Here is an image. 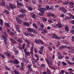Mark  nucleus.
Segmentation results:
<instances>
[{
  "label": "nucleus",
  "instance_id": "nucleus-35",
  "mask_svg": "<svg viewBox=\"0 0 74 74\" xmlns=\"http://www.w3.org/2000/svg\"><path fill=\"white\" fill-rule=\"evenodd\" d=\"M4 12L5 13V14H6L7 15H8V14H9V12L8 11V10H5L4 11Z\"/></svg>",
  "mask_w": 74,
  "mask_h": 74
},
{
  "label": "nucleus",
  "instance_id": "nucleus-21",
  "mask_svg": "<svg viewBox=\"0 0 74 74\" xmlns=\"http://www.w3.org/2000/svg\"><path fill=\"white\" fill-rule=\"evenodd\" d=\"M10 41L12 42V43H13V44H16L17 42L16 41L12 38L10 39Z\"/></svg>",
  "mask_w": 74,
  "mask_h": 74
},
{
  "label": "nucleus",
  "instance_id": "nucleus-8",
  "mask_svg": "<svg viewBox=\"0 0 74 74\" xmlns=\"http://www.w3.org/2000/svg\"><path fill=\"white\" fill-rule=\"evenodd\" d=\"M4 53V54L6 55V56H8V57H11V52H5Z\"/></svg>",
  "mask_w": 74,
  "mask_h": 74
},
{
  "label": "nucleus",
  "instance_id": "nucleus-6",
  "mask_svg": "<svg viewBox=\"0 0 74 74\" xmlns=\"http://www.w3.org/2000/svg\"><path fill=\"white\" fill-rule=\"evenodd\" d=\"M69 4H70L69 7L71 8H73L74 7V3L72 2H69Z\"/></svg>",
  "mask_w": 74,
  "mask_h": 74
},
{
  "label": "nucleus",
  "instance_id": "nucleus-32",
  "mask_svg": "<svg viewBox=\"0 0 74 74\" xmlns=\"http://www.w3.org/2000/svg\"><path fill=\"white\" fill-rule=\"evenodd\" d=\"M3 36H4L5 37H8V35L7 34V33L5 31H4L3 32Z\"/></svg>",
  "mask_w": 74,
  "mask_h": 74
},
{
  "label": "nucleus",
  "instance_id": "nucleus-60",
  "mask_svg": "<svg viewBox=\"0 0 74 74\" xmlns=\"http://www.w3.org/2000/svg\"><path fill=\"white\" fill-rule=\"evenodd\" d=\"M57 55L58 56V57H59L60 55H62V53L60 52H58L57 53Z\"/></svg>",
  "mask_w": 74,
  "mask_h": 74
},
{
  "label": "nucleus",
  "instance_id": "nucleus-17",
  "mask_svg": "<svg viewBox=\"0 0 74 74\" xmlns=\"http://www.w3.org/2000/svg\"><path fill=\"white\" fill-rule=\"evenodd\" d=\"M56 35L55 33H51L50 34V36L51 37V38H55V37Z\"/></svg>",
  "mask_w": 74,
  "mask_h": 74
},
{
  "label": "nucleus",
  "instance_id": "nucleus-9",
  "mask_svg": "<svg viewBox=\"0 0 74 74\" xmlns=\"http://www.w3.org/2000/svg\"><path fill=\"white\" fill-rule=\"evenodd\" d=\"M23 25L24 26H27V27H29L30 26V24L27 22H23Z\"/></svg>",
  "mask_w": 74,
  "mask_h": 74
},
{
  "label": "nucleus",
  "instance_id": "nucleus-39",
  "mask_svg": "<svg viewBox=\"0 0 74 74\" xmlns=\"http://www.w3.org/2000/svg\"><path fill=\"white\" fill-rule=\"evenodd\" d=\"M69 3L70 2L66 1L65 2H63L62 3L63 4H65V5H67V4H69Z\"/></svg>",
  "mask_w": 74,
  "mask_h": 74
},
{
  "label": "nucleus",
  "instance_id": "nucleus-49",
  "mask_svg": "<svg viewBox=\"0 0 74 74\" xmlns=\"http://www.w3.org/2000/svg\"><path fill=\"white\" fill-rule=\"evenodd\" d=\"M58 59H62V58H64V56H62L61 55L59 57H58Z\"/></svg>",
  "mask_w": 74,
  "mask_h": 74
},
{
  "label": "nucleus",
  "instance_id": "nucleus-23",
  "mask_svg": "<svg viewBox=\"0 0 74 74\" xmlns=\"http://www.w3.org/2000/svg\"><path fill=\"white\" fill-rule=\"evenodd\" d=\"M49 15H50L49 16H51L53 18H56V15H54L52 13H50Z\"/></svg>",
  "mask_w": 74,
  "mask_h": 74
},
{
  "label": "nucleus",
  "instance_id": "nucleus-34",
  "mask_svg": "<svg viewBox=\"0 0 74 74\" xmlns=\"http://www.w3.org/2000/svg\"><path fill=\"white\" fill-rule=\"evenodd\" d=\"M25 53L27 56H30V52L26 51V52H25Z\"/></svg>",
  "mask_w": 74,
  "mask_h": 74
},
{
  "label": "nucleus",
  "instance_id": "nucleus-5",
  "mask_svg": "<svg viewBox=\"0 0 74 74\" xmlns=\"http://www.w3.org/2000/svg\"><path fill=\"white\" fill-rule=\"evenodd\" d=\"M20 12L23 14H24L26 12V9L25 8H22L19 10Z\"/></svg>",
  "mask_w": 74,
  "mask_h": 74
},
{
  "label": "nucleus",
  "instance_id": "nucleus-55",
  "mask_svg": "<svg viewBox=\"0 0 74 74\" xmlns=\"http://www.w3.org/2000/svg\"><path fill=\"white\" fill-rule=\"evenodd\" d=\"M1 57L3 59H4L5 58V56L4 55L2 54L1 56Z\"/></svg>",
  "mask_w": 74,
  "mask_h": 74
},
{
  "label": "nucleus",
  "instance_id": "nucleus-16",
  "mask_svg": "<svg viewBox=\"0 0 74 74\" xmlns=\"http://www.w3.org/2000/svg\"><path fill=\"white\" fill-rule=\"evenodd\" d=\"M16 20L18 23H19L20 24H21L22 23V22L21 19L17 18H16Z\"/></svg>",
  "mask_w": 74,
  "mask_h": 74
},
{
  "label": "nucleus",
  "instance_id": "nucleus-18",
  "mask_svg": "<svg viewBox=\"0 0 74 74\" xmlns=\"http://www.w3.org/2000/svg\"><path fill=\"white\" fill-rule=\"evenodd\" d=\"M23 34L25 36H29V32L27 31V32L26 31H24L23 32Z\"/></svg>",
  "mask_w": 74,
  "mask_h": 74
},
{
  "label": "nucleus",
  "instance_id": "nucleus-27",
  "mask_svg": "<svg viewBox=\"0 0 74 74\" xmlns=\"http://www.w3.org/2000/svg\"><path fill=\"white\" fill-rule=\"evenodd\" d=\"M39 40H37V39H35L34 41V42L36 44H39L40 45V42H39Z\"/></svg>",
  "mask_w": 74,
  "mask_h": 74
},
{
  "label": "nucleus",
  "instance_id": "nucleus-22",
  "mask_svg": "<svg viewBox=\"0 0 74 74\" xmlns=\"http://www.w3.org/2000/svg\"><path fill=\"white\" fill-rule=\"evenodd\" d=\"M5 1H4V0H2V2L0 3V5L1 6L4 7L5 5Z\"/></svg>",
  "mask_w": 74,
  "mask_h": 74
},
{
  "label": "nucleus",
  "instance_id": "nucleus-1",
  "mask_svg": "<svg viewBox=\"0 0 74 74\" xmlns=\"http://www.w3.org/2000/svg\"><path fill=\"white\" fill-rule=\"evenodd\" d=\"M27 30L28 32V35H29V36H31L32 37H34V35L33 34H32V30L30 28H27Z\"/></svg>",
  "mask_w": 74,
  "mask_h": 74
},
{
  "label": "nucleus",
  "instance_id": "nucleus-38",
  "mask_svg": "<svg viewBox=\"0 0 74 74\" xmlns=\"http://www.w3.org/2000/svg\"><path fill=\"white\" fill-rule=\"evenodd\" d=\"M2 37L3 38L4 41H7V38L4 37V36L3 35H2Z\"/></svg>",
  "mask_w": 74,
  "mask_h": 74
},
{
  "label": "nucleus",
  "instance_id": "nucleus-4",
  "mask_svg": "<svg viewBox=\"0 0 74 74\" xmlns=\"http://www.w3.org/2000/svg\"><path fill=\"white\" fill-rule=\"evenodd\" d=\"M9 6L11 10H14V8H16V6L15 5L13 4L12 3H11L10 4Z\"/></svg>",
  "mask_w": 74,
  "mask_h": 74
},
{
  "label": "nucleus",
  "instance_id": "nucleus-61",
  "mask_svg": "<svg viewBox=\"0 0 74 74\" xmlns=\"http://www.w3.org/2000/svg\"><path fill=\"white\" fill-rule=\"evenodd\" d=\"M60 42H58V43L57 44V47H59V46H60Z\"/></svg>",
  "mask_w": 74,
  "mask_h": 74
},
{
  "label": "nucleus",
  "instance_id": "nucleus-14",
  "mask_svg": "<svg viewBox=\"0 0 74 74\" xmlns=\"http://www.w3.org/2000/svg\"><path fill=\"white\" fill-rule=\"evenodd\" d=\"M16 45L17 47H18V48H19V49H21L22 48V47H21L22 45H21V44H19L18 43H17L16 44Z\"/></svg>",
  "mask_w": 74,
  "mask_h": 74
},
{
  "label": "nucleus",
  "instance_id": "nucleus-20",
  "mask_svg": "<svg viewBox=\"0 0 74 74\" xmlns=\"http://www.w3.org/2000/svg\"><path fill=\"white\" fill-rule=\"evenodd\" d=\"M22 60L23 62H24V63H27L29 62V60H28L27 59L25 58H23Z\"/></svg>",
  "mask_w": 74,
  "mask_h": 74
},
{
  "label": "nucleus",
  "instance_id": "nucleus-7",
  "mask_svg": "<svg viewBox=\"0 0 74 74\" xmlns=\"http://www.w3.org/2000/svg\"><path fill=\"white\" fill-rule=\"evenodd\" d=\"M45 10H46V8H40V11H41V13H42V14H44V13H45V12H44V11H45Z\"/></svg>",
  "mask_w": 74,
  "mask_h": 74
},
{
  "label": "nucleus",
  "instance_id": "nucleus-64",
  "mask_svg": "<svg viewBox=\"0 0 74 74\" xmlns=\"http://www.w3.org/2000/svg\"><path fill=\"white\" fill-rule=\"evenodd\" d=\"M64 73H65V71L63 70H62L60 73L63 74Z\"/></svg>",
  "mask_w": 74,
  "mask_h": 74
},
{
  "label": "nucleus",
  "instance_id": "nucleus-28",
  "mask_svg": "<svg viewBox=\"0 0 74 74\" xmlns=\"http://www.w3.org/2000/svg\"><path fill=\"white\" fill-rule=\"evenodd\" d=\"M15 27L16 29H20V28L21 26V25H16Z\"/></svg>",
  "mask_w": 74,
  "mask_h": 74
},
{
  "label": "nucleus",
  "instance_id": "nucleus-10",
  "mask_svg": "<svg viewBox=\"0 0 74 74\" xmlns=\"http://www.w3.org/2000/svg\"><path fill=\"white\" fill-rule=\"evenodd\" d=\"M60 9L64 12H66L67 11V10L63 7L60 8Z\"/></svg>",
  "mask_w": 74,
  "mask_h": 74
},
{
  "label": "nucleus",
  "instance_id": "nucleus-26",
  "mask_svg": "<svg viewBox=\"0 0 74 74\" xmlns=\"http://www.w3.org/2000/svg\"><path fill=\"white\" fill-rule=\"evenodd\" d=\"M64 29L65 31H66V32H69V28L68 26H65Z\"/></svg>",
  "mask_w": 74,
  "mask_h": 74
},
{
  "label": "nucleus",
  "instance_id": "nucleus-12",
  "mask_svg": "<svg viewBox=\"0 0 74 74\" xmlns=\"http://www.w3.org/2000/svg\"><path fill=\"white\" fill-rule=\"evenodd\" d=\"M31 15L32 16V17L34 19H36V14L35 13L33 12L31 14Z\"/></svg>",
  "mask_w": 74,
  "mask_h": 74
},
{
  "label": "nucleus",
  "instance_id": "nucleus-29",
  "mask_svg": "<svg viewBox=\"0 0 74 74\" xmlns=\"http://www.w3.org/2000/svg\"><path fill=\"white\" fill-rule=\"evenodd\" d=\"M32 60L33 64H34L36 63H38V62H37V61L35 60H34L32 59Z\"/></svg>",
  "mask_w": 74,
  "mask_h": 74
},
{
  "label": "nucleus",
  "instance_id": "nucleus-30",
  "mask_svg": "<svg viewBox=\"0 0 74 74\" xmlns=\"http://www.w3.org/2000/svg\"><path fill=\"white\" fill-rule=\"evenodd\" d=\"M17 41L18 42H19L20 43H21V44H22V43L23 42V41L21 40V39L20 38H18V39L17 40Z\"/></svg>",
  "mask_w": 74,
  "mask_h": 74
},
{
  "label": "nucleus",
  "instance_id": "nucleus-40",
  "mask_svg": "<svg viewBox=\"0 0 74 74\" xmlns=\"http://www.w3.org/2000/svg\"><path fill=\"white\" fill-rule=\"evenodd\" d=\"M5 69L6 70H8V71H10V70H11V69L8 68V67L7 66H5Z\"/></svg>",
  "mask_w": 74,
  "mask_h": 74
},
{
  "label": "nucleus",
  "instance_id": "nucleus-41",
  "mask_svg": "<svg viewBox=\"0 0 74 74\" xmlns=\"http://www.w3.org/2000/svg\"><path fill=\"white\" fill-rule=\"evenodd\" d=\"M42 19L43 22H46V21H47V18H45V17H42Z\"/></svg>",
  "mask_w": 74,
  "mask_h": 74
},
{
  "label": "nucleus",
  "instance_id": "nucleus-3",
  "mask_svg": "<svg viewBox=\"0 0 74 74\" xmlns=\"http://www.w3.org/2000/svg\"><path fill=\"white\" fill-rule=\"evenodd\" d=\"M56 26L57 27H58V28H60V29L62 28V27H63V25H62L61 22H60V21H58V24L56 25Z\"/></svg>",
  "mask_w": 74,
  "mask_h": 74
},
{
  "label": "nucleus",
  "instance_id": "nucleus-47",
  "mask_svg": "<svg viewBox=\"0 0 74 74\" xmlns=\"http://www.w3.org/2000/svg\"><path fill=\"white\" fill-rule=\"evenodd\" d=\"M27 8L28 9L29 11H32L33 10V8L29 6H27Z\"/></svg>",
  "mask_w": 74,
  "mask_h": 74
},
{
  "label": "nucleus",
  "instance_id": "nucleus-51",
  "mask_svg": "<svg viewBox=\"0 0 74 74\" xmlns=\"http://www.w3.org/2000/svg\"><path fill=\"white\" fill-rule=\"evenodd\" d=\"M34 51L36 53H37L38 51H37V49L36 47H34Z\"/></svg>",
  "mask_w": 74,
  "mask_h": 74
},
{
  "label": "nucleus",
  "instance_id": "nucleus-42",
  "mask_svg": "<svg viewBox=\"0 0 74 74\" xmlns=\"http://www.w3.org/2000/svg\"><path fill=\"white\" fill-rule=\"evenodd\" d=\"M32 47H31L30 50L31 51H33V48H34V44L33 43L32 44Z\"/></svg>",
  "mask_w": 74,
  "mask_h": 74
},
{
  "label": "nucleus",
  "instance_id": "nucleus-33",
  "mask_svg": "<svg viewBox=\"0 0 74 74\" xmlns=\"http://www.w3.org/2000/svg\"><path fill=\"white\" fill-rule=\"evenodd\" d=\"M37 6L38 7V8H39L38 9V10L40 11V9L41 8V6H42L38 4L37 5Z\"/></svg>",
  "mask_w": 74,
  "mask_h": 74
},
{
  "label": "nucleus",
  "instance_id": "nucleus-2",
  "mask_svg": "<svg viewBox=\"0 0 74 74\" xmlns=\"http://www.w3.org/2000/svg\"><path fill=\"white\" fill-rule=\"evenodd\" d=\"M66 48L70 50L69 51V52H71V53H73V51H74V48H73V47L71 46H68L67 47L66 46Z\"/></svg>",
  "mask_w": 74,
  "mask_h": 74
},
{
  "label": "nucleus",
  "instance_id": "nucleus-24",
  "mask_svg": "<svg viewBox=\"0 0 74 74\" xmlns=\"http://www.w3.org/2000/svg\"><path fill=\"white\" fill-rule=\"evenodd\" d=\"M32 25L33 26V27H35L36 29H38V26H37V25H36L35 23H34L32 24Z\"/></svg>",
  "mask_w": 74,
  "mask_h": 74
},
{
  "label": "nucleus",
  "instance_id": "nucleus-43",
  "mask_svg": "<svg viewBox=\"0 0 74 74\" xmlns=\"http://www.w3.org/2000/svg\"><path fill=\"white\" fill-rule=\"evenodd\" d=\"M14 72L15 74H21V73L17 71V70H14Z\"/></svg>",
  "mask_w": 74,
  "mask_h": 74
},
{
  "label": "nucleus",
  "instance_id": "nucleus-11",
  "mask_svg": "<svg viewBox=\"0 0 74 74\" xmlns=\"http://www.w3.org/2000/svg\"><path fill=\"white\" fill-rule=\"evenodd\" d=\"M30 29L32 31V33H34L35 34H38V32H36V31L34 29L32 28H30Z\"/></svg>",
  "mask_w": 74,
  "mask_h": 74
},
{
  "label": "nucleus",
  "instance_id": "nucleus-58",
  "mask_svg": "<svg viewBox=\"0 0 74 74\" xmlns=\"http://www.w3.org/2000/svg\"><path fill=\"white\" fill-rule=\"evenodd\" d=\"M60 63L61 62L60 61H58L57 62L58 65V66H60Z\"/></svg>",
  "mask_w": 74,
  "mask_h": 74
},
{
  "label": "nucleus",
  "instance_id": "nucleus-53",
  "mask_svg": "<svg viewBox=\"0 0 74 74\" xmlns=\"http://www.w3.org/2000/svg\"><path fill=\"white\" fill-rule=\"evenodd\" d=\"M32 64H29L27 66L28 69H29L31 68V67H32Z\"/></svg>",
  "mask_w": 74,
  "mask_h": 74
},
{
  "label": "nucleus",
  "instance_id": "nucleus-52",
  "mask_svg": "<svg viewBox=\"0 0 74 74\" xmlns=\"http://www.w3.org/2000/svg\"><path fill=\"white\" fill-rule=\"evenodd\" d=\"M39 42L40 43V44H44V42L42 41V40H39Z\"/></svg>",
  "mask_w": 74,
  "mask_h": 74
},
{
  "label": "nucleus",
  "instance_id": "nucleus-19",
  "mask_svg": "<svg viewBox=\"0 0 74 74\" xmlns=\"http://www.w3.org/2000/svg\"><path fill=\"white\" fill-rule=\"evenodd\" d=\"M13 63L16 64H18L19 62V61L15 59L14 60H13Z\"/></svg>",
  "mask_w": 74,
  "mask_h": 74
},
{
  "label": "nucleus",
  "instance_id": "nucleus-45",
  "mask_svg": "<svg viewBox=\"0 0 74 74\" xmlns=\"http://www.w3.org/2000/svg\"><path fill=\"white\" fill-rule=\"evenodd\" d=\"M25 41L26 42H27V43H29V44H31V42L30 41H29L27 39H25Z\"/></svg>",
  "mask_w": 74,
  "mask_h": 74
},
{
  "label": "nucleus",
  "instance_id": "nucleus-31",
  "mask_svg": "<svg viewBox=\"0 0 74 74\" xmlns=\"http://www.w3.org/2000/svg\"><path fill=\"white\" fill-rule=\"evenodd\" d=\"M5 25L6 27H10V24L9 23H5L4 24Z\"/></svg>",
  "mask_w": 74,
  "mask_h": 74
},
{
  "label": "nucleus",
  "instance_id": "nucleus-62",
  "mask_svg": "<svg viewBox=\"0 0 74 74\" xmlns=\"http://www.w3.org/2000/svg\"><path fill=\"white\" fill-rule=\"evenodd\" d=\"M47 45H48V46H51L52 45V43L51 42L47 44Z\"/></svg>",
  "mask_w": 74,
  "mask_h": 74
},
{
  "label": "nucleus",
  "instance_id": "nucleus-57",
  "mask_svg": "<svg viewBox=\"0 0 74 74\" xmlns=\"http://www.w3.org/2000/svg\"><path fill=\"white\" fill-rule=\"evenodd\" d=\"M13 60H8V63H13Z\"/></svg>",
  "mask_w": 74,
  "mask_h": 74
},
{
  "label": "nucleus",
  "instance_id": "nucleus-63",
  "mask_svg": "<svg viewBox=\"0 0 74 74\" xmlns=\"http://www.w3.org/2000/svg\"><path fill=\"white\" fill-rule=\"evenodd\" d=\"M55 38H56V39H57V40H59L60 39V38L59 36H55Z\"/></svg>",
  "mask_w": 74,
  "mask_h": 74
},
{
  "label": "nucleus",
  "instance_id": "nucleus-56",
  "mask_svg": "<svg viewBox=\"0 0 74 74\" xmlns=\"http://www.w3.org/2000/svg\"><path fill=\"white\" fill-rule=\"evenodd\" d=\"M21 67H24V66H25L24 63L23 62H22L21 63Z\"/></svg>",
  "mask_w": 74,
  "mask_h": 74
},
{
  "label": "nucleus",
  "instance_id": "nucleus-46",
  "mask_svg": "<svg viewBox=\"0 0 74 74\" xmlns=\"http://www.w3.org/2000/svg\"><path fill=\"white\" fill-rule=\"evenodd\" d=\"M44 46H41L40 47V50L42 51H44Z\"/></svg>",
  "mask_w": 74,
  "mask_h": 74
},
{
  "label": "nucleus",
  "instance_id": "nucleus-54",
  "mask_svg": "<svg viewBox=\"0 0 74 74\" xmlns=\"http://www.w3.org/2000/svg\"><path fill=\"white\" fill-rule=\"evenodd\" d=\"M0 24L1 25H3V20L2 19H0Z\"/></svg>",
  "mask_w": 74,
  "mask_h": 74
},
{
  "label": "nucleus",
  "instance_id": "nucleus-50",
  "mask_svg": "<svg viewBox=\"0 0 74 74\" xmlns=\"http://www.w3.org/2000/svg\"><path fill=\"white\" fill-rule=\"evenodd\" d=\"M40 26L41 27H42V29H44V25H43L42 23H41Z\"/></svg>",
  "mask_w": 74,
  "mask_h": 74
},
{
  "label": "nucleus",
  "instance_id": "nucleus-25",
  "mask_svg": "<svg viewBox=\"0 0 74 74\" xmlns=\"http://www.w3.org/2000/svg\"><path fill=\"white\" fill-rule=\"evenodd\" d=\"M66 46H65L64 45L61 46L59 47V49L61 50V49H64L65 48H66Z\"/></svg>",
  "mask_w": 74,
  "mask_h": 74
},
{
  "label": "nucleus",
  "instance_id": "nucleus-48",
  "mask_svg": "<svg viewBox=\"0 0 74 74\" xmlns=\"http://www.w3.org/2000/svg\"><path fill=\"white\" fill-rule=\"evenodd\" d=\"M36 24L38 26H40V25H41V23H40V21H38L36 22Z\"/></svg>",
  "mask_w": 74,
  "mask_h": 74
},
{
  "label": "nucleus",
  "instance_id": "nucleus-15",
  "mask_svg": "<svg viewBox=\"0 0 74 74\" xmlns=\"http://www.w3.org/2000/svg\"><path fill=\"white\" fill-rule=\"evenodd\" d=\"M17 4L19 6H20V7H22V6H23V4L21 3H19V1L17 0Z\"/></svg>",
  "mask_w": 74,
  "mask_h": 74
},
{
  "label": "nucleus",
  "instance_id": "nucleus-37",
  "mask_svg": "<svg viewBox=\"0 0 74 74\" xmlns=\"http://www.w3.org/2000/svg\"><path fill=\"white\" fill-rule=\"evenodd\" d=\"M49 10H51V11H54V8L52 6L50 7Z\"/></svg>",
  "mask_w": 74,
  "mask_h": 74
},
{
  "label": "nucleus",
  "instance_id": "nucleus-13",
  "mask_svg": "<svg viewBox=\"0 0 74 74\" xmlns=\"http://www.w3.org/2000/svg\"><path fill=\"white\" fill-rule=\"evenodd\" d=\"M25 16V14H20L18 15V18H24V16Z\"/></svg>",
  "mask_w": 74,
  "mask_h": 74
},
{
  "label": "nucleus",
  "instance_id": "nucleus-36",
  "mask_svg": "<svg viewBox=\"0 0 74 74\" xmlns=\"http://www.w3.org/2000/svg\"><path fill=\"white\" fill-rule=\"evenodd\" d=\"M43 33L45 34H46V33H48V30L46 29H44L43 30Z\"/></svg>",
  "mask_w": 74,
  "mask_h": 74
},
{
  "label": "nucleus",
  "instance_id": "nucleus-59",
  "mask_svg": "<svg viewBox=\"0 0 74 74\" xmlns=\"http://www.w3.org/2000/svg\"><path fill=\"white\" fill-rule=\"evenodd\" d=\"M60 17H61L62 18H63L64 17V14H61L60 15Z\"/></svg>",
  "mask_w": 74,
  "mask_h": 74
},
{
  "label": "nucleus",
  "instance_id": "nucleus-44",
  "mask_svg": "<svg viewBox=\"0 0 74 74\" xmlns=\"http://www.w3.org/2000/svg\"><path fill=\"white\" fill-rule=\"evenodd\" d=\"M52 61V60L50 61L49 62H47V63L48 64V66L49 67H50L51 65H52V61Z\"/></svg>",
  "mask_w": 74,
  "mask_h": 74
}]
</instances>
